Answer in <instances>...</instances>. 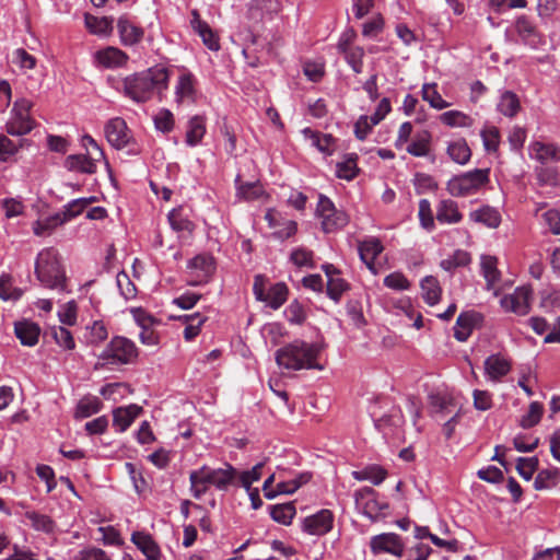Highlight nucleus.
I'll return each instance as SVG.
<instances>
[{"label": "nucleus", "instance_id": "f8f14e48", "mask_svg": "<svg viewBox=\"0 0 560 560\" xmlns=\"http://www.w3.org/2000/svg\"><path fill=\"white\" fill-rule=\"evenodd\" d=\"M196 97L197 79L190 71L184 69L175 84V102L177 104H192L196 102Z\"/></svg>", "mask_w": 560, "mask_h": 560}, {"label": "nucleus", "instance_id": "a211bd4d", "mask_svg": "<svg viewBox=\"0 0 560 560\" xmlns=\"http://www.w3.org/2000/svg\"><path fill=\"white\" fill-rule=\"evenodd\" d=\"M117 31L120 42L125 46H133L140 43L144 35L143 28L136 25L127 15H121L118 19Z\"/></svg>", "mask_w": 560, "mask_h": 560}, {"label": "nucleus", "instance_id": "f03ea898", "mask_svg": "<svg viewBox=\"0 0 560 560\" xmlns=\"http://www.w3.org/2000/svg\"><path fill=\"white\" fill-rule=\"evenodd\" d=\"M320 349L315 343H307L302 340L280 348L276 352V361L279 366L287 370L317 369L323 366L316 363Z\"/></svg>", "mask_w": 560, "mask_h": 560}, {"label": "nucleus", "instance_id": "3c124183", "mask_svg": "<svg viewBox=\"0 0 560 560\" xmlns=\"http://www.w3.org/2000/svg\"><path fill=\"white\" fill-rule=\"evenodd\" d=\"M95 201V197L91 198H79L68 202L63 210L60 212L65 218V221H69L83 212V210L92 202Z\"/></svg>", "mask_w": 560, "mask_h": 560}, {"label": "nucleus", "instance_id": "13d9d810", "mask_svg": "<svg viewBox=\"0 0 560 560\" xmlns=\"http://www.w3.org/2000/svg\"><path fill=\"white\" fill-rule=\"evenodd\" d=\"M480 136L482 138L485 149L488 152H494L498 150L500 143V131L497 127L491 126L483 128Z\"/></svg>", "mask_w": 560, "mask_h": 560}, {"label": "nucleus", "instance_id": "c9c22d12", "mask_svg": "<svg viewBox=\"0 0 560 560\" xmlns=\"http://www.w3.org/2000/svg\"><path fill=\"white\" fill-rule=\"evenodd\" d=\"M171 228L176 232L191 233L195 229L183 207L173 209L167 215Z\"/></svg>", "mask_w": 560, "mask_h": 560}, {"label": "nucleus", "instance_id": "412c9836", "mask_svg": "<svg viewBox=\"0 0 560 560\" xmlns=\"http://www.w3.org/2000/svg\"><path fill=\"white\" fill-rule=\"evenodd\" d=\"M529 156L541 164L560 161V147L553 143L535 141L528 147Z\"/></svg>", "mask_w": 560, "mask_h": 560}, {"label": "nucleus", "instance_id": "a18cd8bd", "mask_svg": "<svg viewBox=\"0 0 560 560\" xmlns=\"http://www.w3.org/2000/svg\"><path fill=\"white\" fill-rule=\"evenodd\" d=\"M357 154H349L342 162L337 163L336 165V175L337 177L346 180H351L358 175V166H357Z\"/></svg>", "mask_w": 560, "mask_h": 560}, {"label": "nucleus", "instance_id": "4d7b16f0", "mask_svg": "<svg viewBox=\"0 0 560 560\" xmlns=\"http://www.w3.org/2000/svg\"><path fill=\"white\" fill-rule=\"evenodd\" d=\"M558 474L556 470L542 469L540 470L534 481L536 490L550 489L557 485Z\"/></svg>", "mask_w": 560, "mask_h": 560}, {"label": "nucleus", "instance_id": "de8ad7c7", "mask_svg": "<svg viewBox=\"0 0 560 560\" xmlns=\"http://www.w3.org/2000/svg\"><path fill=\"white\" fill-rule=\"evenodd\" d=\"M421 94H422V98L425 102H428L431 107H433L435 109H444V108H447L451 105L438 92L435 83L423 84Z\"/></svg>", "mask_w": 560, "mask_h": 560}, {"label": "nucleus", "instance_id": "5fc2aeb1", "mask_svg": "<svg viewBox=\"0 0 560 560\" xmlns=\"http://www.w3.org/2000/svg\"><path fill=\"white\" fill-rule=\"evenodd\" d=\"M265 466V463L260 462L256 464L252 469L242 471L241 474L237 472V480L238 483L245 488L246 490H249L252 488V483L255 481H258L262 476V468Z\"/></svg>", "mask_w": 560, "mask_h": 560}, {"label": "nucleus", "instance_id": "c85d7f7f", "mask_svg": "<svg viewBox=\"0 0 560 560\" xmlns=\"http://www.w3.org/2000/svg\"><path fill=\"white\" fill-rule=\"evenodd\" d=\"M96 61L105 68H117L126 65L128 55L117 47H106L95 54Z\"/></svg>", "mask_w": 560, "mask_h": 560}, {"label": "nucleus", "instance_id": "c03bdc74", "mask_svg": "<svg viewBox=\"0 0 560 560\" xmlns=\"http://www.w3.org/2000/svg\"><path fill=\"white\" fill-rule=\"evenodd\" d=\"M497 107L502 115L506 117H514L521 108L520 100L516 94L506 91L501 95Z\"/></svg>", "mask_w": 560, "mask_h": 560}, {"label": "nucleus", "instance_id": "09e8293b", "mask_svg": "<svg viewBox=\"0 0 560 560\" xmlns=\"http://www.w3.org/2000/svg\"><path fill=\"white\" fill-rule=\"evenodd\" d=\"M102 408V401L95 396H88L82 398L75 409L77 418H89L97 413Z\"/></svg>", "mask_w": 560, "mask_h": 560}, {"label": "nucleus", "instance_id": "774afa93", "mask_svg": "<svg viewBox=\"0 0 560 560\" xmlns=\"http://www.w3.org/2000/svg\"><path fill=\"white\" fill-rule=\"evenodd\" d=\"M71 560H110L107 553L95 547L84 548L78 551Z\"/></svg>", "mask_w": 560, "mask_h": 560}, {"label": "nucleus", "instance_id": "f257e3e1", "mask_svg": "<svg viewBox=\"0 0 560 560\" xmlns=\"http://www.w3.org/2000/svg\"><path fill=\"white\" fill-rule=\"evenodd\" d=\"M170 71L165 67L156 66L141 72L127 75L121 81L125 96L136 103H145L155 94L162 95L168 88Z\"/></svg>", "mask_w": 560, "mask_h": 560}, {"label": "nucleus", "instance_id": "f3484780", "mask_svg": "<svg viewBox=\"0 0 560 560\" xmlns=\"http://www.w3.org/2000/svg\"><path fill=\"white\" fill-rule=\"evenodd\" d=\"M515 31L522 42L532 48H538L544 43V37L538 32L536 25L526 15H521L516 19Z\"/></svg>", "mask_w": 560, "mask_h": 560}, {"label": "nucleus", "instance_id": "9b49d317", "mask_svg": "<svg viewBox=\"0 0 560 560\" xmlns=\"http://www.w3.org/2000/svg\"><path fill=\"white\" fill-rule=\"evenodd\" d=\"M370 548L374 555L390 553L400 557L404 552L401 538L394 533L373 536L370 541Z\"/></svg>", "mask_w": 560, "mask_h": 560}, {"label": "nucleus", "instance_id": "473e14b6", "mask_svg": "<svg viewBox=\"0 0 560 560\" xmlns=\"http://www.w3.org/2000/svg\"><path fill=\"white\" fill-rule=\"evenodd\" d=\"M470 219L475 222L482 223L483 225L495 229L501 223L500 212L489 206H485L478 210L470 212Z\"/></svg>", "mask_w": 560, "mask_h": 560}, {"label": "nucleus", "instance_id": "cd10ccee", "mask_svg": "<svg viewBox=\"0 0 560 560\" xmlns=\"http://www.w3.org/2000/svg\"><path fill=\"white\" fill-rule=\"evenodd\" d=\"M302 133L306 139L311 141V144L315 147L319 152L331 155L335 151L336 139L328 133H322L311 128H304Z\"/></svg>", "mask_w": 560, "mask_h": 560}, {"label": "nucleus", "instance_id": "39448f33", "mask_svg": "<svg viewBox=\"0 0 560 560\" xmlns=\"http://www.w3.org/2000/svg\"><path fill=\"white\" fill-rule=\"evenodd\" d=\"M489 168H476L470 172L454 176L447 182V191L455 197L475 194L489 182Z\"/></svg>", "mask_w": 560, "mask_h": 560}, {"label": "nucleus", "instance_id": "052dcab7", "mask_svg": "<svg viewBox=\"0 0 560 560\" xmlns=\"http://www.w3.org/2000/svg\"><path fill=\"white\" fill-rule=\"evenodd\" d=\"M25 516L31 521L32 526L37 530L49 533L54 528V522L47 515L39 514L37 512H26Z\"/></svg>", "mask_w": 560, "mask_h": 560}, {"label": "nucleus", "instance_id": "338daca9", "mask_svg": "<svg viewBox=\"0 0 560 560\" xmlns=\"http://www.w3.org/2000/svg\"><path fill=\"white\" fill-rule=\"evenodd\" d=\"M284 316L291 324L296 325L303 324L304 320L306 319V314L303 306L296 301L292 302L285 308Z\"/></svg>", "mask_w": 560, "mask_h": 560}, {"label": "nucleus", "instance_id": "ea45409f", "mask_svg": "<svg viewBox=\"0 0 560 560\" xmlns=\"http://www.w3.org/2000/svg\"><path fill=\"white\" fill-rule=\"evenodd\" d=\"M422 298L429 305H435L441 299L442 289L436 278L428 276L421 281Z\"/></svg>", "mask_w": 560, "mask_h": 560}, {"label": "nucleus", "instance_id": "20e7f679", "mask_svg": "<svg viewBox=\"0 0 560 560\" xmlns=\"http://www.w3.org/2000/svg\"><path fill=\"white\" fill-rule=\"evenodd\" d=\"M137 357L138 349L136 345L126 337L116 336L112 338L98 355V361L103 365H121L132 363Z\"/></svg>", "mask_w": 560, "mask_h": 560}, {"label": "nucleus", "instance_id": "6e6552de", "mask_svg": "<svg viewBox=\"0 0 560 560\" xmlns=\"http://www.w3.org/2000/svg\"><path fill=\"white\" fill-rule=\"evenodd\" d=\"M355 506L371 521L386 515L388 504L377 500V492L371 487H363L353 493Z\"/></svg>", "mask_w": 560, "mask_h": 560}, {"label": "nucleus", "instance_id": "7ed1b4c3", "mask_svg": "<svg viewBox=\"0 0 560 560\" xmlns=\"http://www.w3.org/2000/svg\"><path fill=\"white\" fill-rule=\"evenodd\" d=\"M35 275L44 287L60 292L67 291L66 273L56 250L52 248H46L37 255Z\"/></svg>", "mask_w": 560, "mask_h": 560}, {"label": "nucleus", "instance_id": "5701e85b", "mask_svg": "<svg viewBox=\"0 0 560 560\" xmlns=\"http://www.w3.org/2000/svg\"><path fill=\"white\" fill-rule=\"evenodd\" d=\"M481 275L486 280V289L493 290L498 295L495 285L501 280V272L498 269V258L491 255H482L480 258Z\"/></svg>", "mask_w": 560, "mask_h": 560}, {"label": "nucleus", "instance_id": "ddd939ff", "mask_svg": "<svg viewBox=\"0 0 560 560\" xmlns=\"http://www.w3.org/2000/svg\"><path fill=\"white\" fill-rule=\"evenodd\" d=\"M332 512L324 509L304 518L303 530L310 535L322 536L329 533L332 529Z\"/></svg>", "mask_w": 560, "mask_h": 560}, {"label": "nucleus", "instance_id": "49530a36", "mask_svg": "<svg viewBox=\"0 0 560 560\" xmlns=\"http://www.w3.org/2000/svg\"><path fill=\"white\" fill-rule=\"evenodd\" d=\"M431 135L428 131L418 133L407 147V152L413 156H427L430 151Z\"/></svg>", "mask_w": 560, "mask_h": 560}, {"label": "nucleus", "instance_id": "0eeeda50", "mask_svg": "<svg viewBox=\"0 0 560 560\" xmlns=\"http://www.w3.org/2000/svg\"><path fill=\"white\" fill-rule=\"evenodd\" d=\"M316 215L320 219V225L325 233H334L343 229L348 222V214L337 209L334 202L325 195H319Z\"/></svg>", "mask_w": 560, "mask_h": 560}, {"label": "nucleus", "instance_id": "7c9ffc66", "mask_svg": "<svg viewBox=\"0 0 560 560\" xmlns=\"http://www.w3.org/2000/svg\"><path fill=\"white\" fill-rule=\"evenodd\" d=\"M463 219L458 211L457 203L454 200H441L436 207V220L440 223H458Z\"/></svg>", "mask_w": 560, "mask_h": 560}, {"label": "nucleus", "instance_id": "603ef678", "mask_svg": "<svg viewBox=\"0 0 560 560\" xmlns=\"http://www.w3.org/2000/svg\"><path fill=\"white\" fill-rule=\"evenodd\" d=\"M290 260L299 268H315L314 253L304 247L293 249Z\"/></svg>", "mask_w": 560, "mask_h": 560}, {"label": "nucleus", "instance_id": "2f4dec72", "mask_svg": "<svg viewBox=\"0 0 560 560\" xmlns=\"http://www.w3.org/2000/svg\"><path fill=\"white\" fill-rule=\"evenodd\" d=\"M338 49L345 55L346 61L354 73L359 74L363 71L364 49L362 47H350L346 42H343L339 43Z\"/></svg>", "mask_w": 560, "mask_h": 560}, {"label": "nucleus", "instance_id": "dca6fc26", "mask_svg": "<svg viewBox=\"0 0 560 560\" xmlns=\"http://www.w3.org/2000/svg\"><path fill=\"white\" fill-rule=\"evenodd\" d=\"M190 26L194 32L201 37L203 45L210 50H219L220 43L218 35L213 32L210 25L200 18L198 10L192 9L190 11Z\"/></svg>", "mask_w": 560, "mask_h": 560}, {"label": "nucleus", "instance_id": "4468645a", "mask_svg": "<svg viewBox=\"0 0 560 560\" xmlns=\"http://www.w3.org/2000/svg\"><path fill=\"white\" fill-rule=\"evenodd\" d=\"M486 377L494 383L501 382L512 369L511 360L502 353L489 355L483 363Z\"/></svg>", "mask_w": 560, "mask_h": 560}, {"label": "nucleus", "instance_id": "2eb2a0df", "mask_svg": "<svg viewBox=\"0 0 560 560\" xmlns=\"http://www.w3.org/2000/svg\"><path fill=\"white\" fill-rule=\"evenodd\" d=\"M105 135L109 144L116 149L126 147L131 139L127 124L120 117L113 118L106 124Z\"/></svg>", "mask_w": 560, "mask_h": 560}, {"label": "nucleus", "instance_id": "680f3d73", "mask_svg": "<svg viewBox=\"0 0 560 560\" xmlns=\"http://www.w3.org/2000/svg\"><path fill=\"white\" fill-rule=\"evenodd\" d=\"M538 466L537 457H520L516 464L517 472L525 479L530 480Z\"/></svg>", "mask_w": 560, "mask_h": 560}, {"label": "nucleus", "instance_id": "4be33fe9", "mask_svg": "<svg viewBox=\"0 0 560 560\" xmlns=\"http://www.w3.org/2000/svg\"><path fill=\"white\" fill-rule=\"evenodd\" d=\"M142 412V407L131 404L113 410V427L118 432L126 431L135 419Z\"/></svg>", "mask_w": 560, "mask_h": 560}, {"label": "nucleus", "instance_id": "9d476101", "mask_svg": "<svg viewBox=\"0 0 560 560\" xmlns=\"http://www.w3.org/2000/svg\"><path fill=\"white\" fill-rule=\"evenodd\" d=\"M532 290L526 287H520L512 294H506L500 300L502 308L513 312L516 315H526L530 311Z\"/></svg>", "mask_w": 560, "mask_h": 560}, {"label": "nucleus", "instance_id": "a19ab883", "mask_svg": "<svg viewBox=\"0 0 560 560\" xmlns=\"http://www.w3.org/2000/svg\"><path fill=\"white\" fill-rule=\"evenodd\" d=\"M288 287L283 282L273 284L266 293V300L262 302L267 303L273 310L280 308L288 299Z\"/></svg>", "mask_w": 560, "mask_h": 560}, {"label": "nucleus", "instance_id": "69168bd1", "mask_svg": "<svg viewBox=\"0 0 560 560\" xmlns=\"http://www.w3.org/2000/svg\"><path fill=\"white\" fill-rule=\"evenodd\" d=\"M89 329V342L93 345H97L103 342L108 337V331L105 324L102 320H95Z\"/></svg>", "mask_w": 560, "mask_h": 560}, {"label": "nucleus", "instance_id": "864d4df0", "mask_svg": "<svg viewBox=\"0 0 560 560\" xmlns=\"http://www.w3.org/2000/svg\"><path fill=\"white\" fill-rule=\"evenodd\" d=\"M350 289V284L340 276L327 280V295L338 303L342 294Z\"/></svg>", "mask_w": 560, "mask_h": 560}, {"label": "nucleus", "instance_id": "b1692460", "mask_svg": "<svg viewBox=\"0 0 560 560\" xmlns=\"http://www.w3.org/2000/svg\"><path fill=\"white\" fill-rule=\"evenodd\" d=\"M211 483L219 491H226L230 486L236 485L237 470L231 464L225 463L222 468L210 467Z\"/></svg>", "mask_w": 560, "mask_h": 560}, {"label": "nucleus", "instance_id": "6e6d98bb", "mask_svg": "<svg viewBox=\"0 0 560 560\" xmlns=\"http://www.w3.org/2000/svg\"><path fill=\"white\" fill-rule=\"evenodd\" d=\"M542 412V405L537 401H533L529 405L528 411L522 416L520 425L524 429H529L536 425L540 421Z\"/></svg>", "mask_w": 560, "mask_h": 560}, {"label": "nucleus", "instance_id": "1a4fd4ad", "mask_svg": "<svg viewBox=\"0 0 560 560\" xmlns=\"http://www.w3.org/2000/svg\"><path fill=\"white\" fill-rule=\"evenodd\" d=\"M189 279L187 283L192 287L202 285L210 281L215 271L214 258L209 254H199L187 264Z\"/></svg>", "mask_w": 560, "mask_h": 560}, {"label": "nucleus", "instance_id": "79ce46f5", "mask_svg": "<svg viewBox=\"0 0 560 560\" xmlns=\"http://www.w3.org/2000/svg\"><path fill=\"white\" fill-rule=\"evenodd\" d=\"M471 256L468 252L456 249L451 256L443 259L440 264L445 271L452 272L458 267H466L470 264Z\"/></svg>", "mask_w": 560, "mask_h": 560}, {"label": "nucleus", "instance_id": "423d86ee", "mask_svg": "<svg viewBox=\"0 0 560 560\" xmlns=\"http://www.w3.org/2000/svg\"><path fill=\"white\" fill-rule=\"evenodd\" d=\"M33 103L26 98L14 102L11 117L5 124V131L11 136H24L35 128V120L31 117Z\"/></svg>", "mask_w": 560, "mask_h": 560}, {"label": "nucleus", "instance_id": "e433bc0d", "mask_svg": "<svg viewBox=\"0 0 560 560\" xmlns=\"http://www.w3.org/2000/svg\"><path fill=\"white\" fill-rule=\"evenodd\" d=\"M84 22L86 28L96 35H108L113 31V18L103 16L97 18L92 14L86 13L84 16Z\"/></svg>", "mask_w": 560, "mask_h": 560}, {"label": "nucleus", "instance_id": "6ab92c4d", "mask_svg": "<svg viewBox=\"0 0 560 560\" xmlns=\"http://www.w3.org/2000/svg\"><path fill=\"white\" fill-rule=\"evenodd\" d=\"M384 247L380 240L371 237L359 243L358 250L360 259L365 264L369 270L377 275L378 269L375 266V259L383 252Z\"/></svg>", "mask_w": 560, "mask_h": 560}, {"label": "nucleus", "instance_id": "393cba45", "mask_svg": "<svg viewBox=\"0 0 560 560\" xmlns=\"http://www.w3.org/2000/svg\"><path fill=\"white\" fill-rule=\"evenodd\" d=\"M131 541L145 556V560H161V549L150 534L135 532Z\"/></svg>", "mask_w": 560, "mask_h": 560}, {"label": "nucleus", "instance_id": "a878e982", "mask_svg": "<svg viewBox=\"0 0 560 560\" xmlns=\"http://www.w3.org/2000/svg\"><path fill=\"white\" fill-rule=\"evenodd\" d=\"M190 491L195 499H200L209 489L211 483L210 467L203 465L189 474Z\"/></svg>", "mask_w": 560, "mask_h": 560}, {"label": "nucleus", "instance_id": "72a5a7b5", "mask_svg": "<svg viewBox=\"0 0 560 560\" xmlns=\"http://www.w3.org/2000/svg\"><path fill=\"white\" fill-rule=\"evenodd\" d=\"M387 476V471L378 465H369L361 470L352 471V477L358 481L369 480L373 485H381Z\"/></svg>", "mask_w": 560, "mask_h": 560}, {"label": "nucleus", "instance_id": "c756f323", "mask_svg": "<svg viewBox=\"0 0 560 560\" xmlns=\"http://www.w3.org/2000/svg\"><path fill=\"white\" fill-rule=\"evenodd\" d=\"M480 320V315L475 312L462 313L456 320V327L454 329V337L458 341H466L471 335L472 328Z\"/></svg>", "mask_w": 560, "mask_h": 560}, {"label": "nucleus", "instance_id": "bb28decb", "mask_svg": "<svg viewBox=\"0 0 560 560\" xmlns=\"http://www.w3.org/2000/svg\"><path fill=\"white\" fill-rule=\"evenodd\" d=\"M100 160L95 156H88L85 154H71L65 160V167L71 172H79L82 174H94L97 171L96 162Z\"/></svg>", "mask_w": 560, "mask_h": 560}, {"label": "nucleus", "instance_id": "0e129e2a", "mask_svg": "<svg viewBox=\"0 0 560 560\" xmlns=\"http://www.w3.org/2000/svg\"><path fill=\"white\" fill-rule=\"evenodd\" d=\"M535 173L540 186H555L558 183V172L553 167L539 166L536 167Z\"/></svg>", "mask_w": 560, "mask_h": 560}, {"label": "nucleus", "instance_id": "8fccbe9b", "mask_svg": "<svg viewBox=\"0 0 560 560\" xmlns=\"http://www.w3.org/2000/svg\"><path fill=\"white\" fill-rule=\"evenodd\" d=\"M50 335L56 343L67 351H71L75 348V341L71 331L63 326H52L50 328Z\"/></svg>", "mask_w": 560, "mask_h": 560}, {"label": "nucleus", "instance_id": "bf43d9fd", "mask_svg": "<svg viewBox=\"0 0 560 560\" xmlns=\"http://www.w3.org/2000/svg\"><path fill=\"white\" fill-rule=\"evenodd\" d=\"M206 320H207V316H205L200 313H195V316H192V318H190V322L186 323V327L184 329L185 340L186 341L194 340L200 334V328L205 324Z\"/></svg>", "mask_w": 560, "mask_h": 560}, {"label": "nucleus", "instance_id": "e2e57ef3", "mask_svg": "<svg viewBox=\"0 0 560 560\" xmlns=\"http://www.w3.org/2000/svg\"><path fill=\"white\" fill-rule=\"evenodd\" d=\"M117 287L121 295L126 299H132L136 296L137 289L136 285L131 282L129 276L125 271H120L116 276Z\"/></svg>", "mask_w": 560, "mask_h": 560}, {"label": "nucleus", "instance_id": "4c0bfd02", "mask_svg": "<svg viewBox=\"0 0 560 560\" xmlns=\"http://www.w3.org/2000/svg\"><path fill=\"white\" fill-rule=\"evenodd\" d=\"M440 121L451 128H465L472 126V118L460 110L444 112L439 117Z\"/></svg>", "mask_w": 560, "mask_h": 560}, {"label": "nucleus", "instance_id": "58836bf2", "mask_svg": "<svg viewBox=\"0 0 560 560\" xmlns=\"http://www.w3.org/2000/svg\"><path fill=\"white\" fill-rule=\"evenodd\" d=\"M446 151L452 161L460 165L466 164L471 156L470 148L464 139L450 142Z\"/></svg>", "mask_w": 560, "mask_h": 560}, {"label": "nucleus", "instance_id": "37998d69", "mask_svg": "<svg viewBox=\"0 0 560 560\" xmlns=\"http://www.w3.org/2000/svg\"><path fill=\"white\" fill-rule=\"evenodd\" d=\"M295 513V506L291 502L270 506L271 518L282 525H290Z\"/></svg>", "mask_w": 560, "mask_h": 560}, {"label": "nucleus", "instance_id": "f704fd0d", "mask_svg": "<svg viewBox=\"0 0 560 560\" xmlns=\"http://www.w3.org/2000/svg\"><path fill=\"white\" fill-rule=\"evenodd\" d=\"M206 133V120L202 116H194L188 121L186 143L189 147L197 145Z\"/></svg>", "mask_w": 560, "mask_h": 560}, {"label": "nucleus", "instance_id": "aec40b11", "mask_svg": "<svg viewBox=\"0 0 560 560\" xmlns=\"http://www.w3.org/2000/svg\"><path fill=\"white\" fill-rule=\"evenodd\" d=\"M14 335L23 346L34 347L39 340L40 327L30 319H22L14 323Z\"/></svg>", "mask_w": 560, "mask_h": 560}]
</instances>
